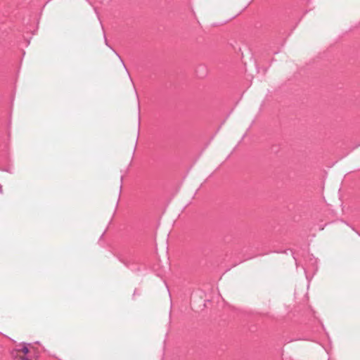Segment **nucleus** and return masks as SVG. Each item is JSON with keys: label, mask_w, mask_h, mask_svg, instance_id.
Wrapping results in <instances>:
<instances>
[{"label": "nucleus", "mask_w": 360, "mask_h": 360, "mask_svg": "<svg viewBox=\"0 0 360 360\" xmlns=\"http://www.w3.org/2000/svg\"><path fill=\"white\" fill-rule=\"evenodd\" d=\"M32 349L34 347L30 344L20 343L11 351V356L13 360H33Z\"/></svg>", "instance_id": "1"}, {"label": "nucleus", "mask_w": 360, "mask_h": 360, "mask_svg": "<svg viewBox=\"0 0 360 360\" xmlns=\"http://www.w3.org/2000/svg\"><path fill=\"white\" fill-rule=\"evenodd\" d=\"M6 336L11 340L18 338L23 331L22 326L19 322H12L6 326Z\"/></svg>", "instance_id": "2"}]
</instances>
